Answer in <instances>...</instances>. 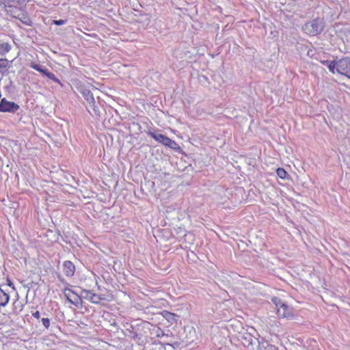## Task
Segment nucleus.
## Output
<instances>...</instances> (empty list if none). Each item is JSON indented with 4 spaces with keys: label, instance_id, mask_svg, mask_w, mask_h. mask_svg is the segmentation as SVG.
<instances>
[{
    "label": "nucleus",
    "instance_id": "obj_4",
    "mask_svg": "<svg viewBox=\"0 0 350 350\" xmlns=\"http://www.w3.org/2000/svg\"><path fill=\"white\" fill-rule=\"evenodd\" d=\"M20 109V106L12 101L8 100L3 98L0 100V112L15 113Z\"/></svg>",
    "mask_w": 350,
    "mask_h": 350
},
{
    "label": "nucleus",
    "instance_id": "obj_9",
    "mask_svg": "<svg viewBox=\"0 0 350 350\" xmlns=\"http://www.w3.org/2000/svg\"><path fill=\"white\" fill-rule=\"evenodd\" d=\"M75 271V265L70 260H66L63 264V272L67 277H72Z\"/></svg>",
    "mask_w": 350,
    "mask_h": 350
},
{
    "label": "nucleus",
    "instance_id": "obj_2",
    "mask_svg": "<svg viewBox=\"0 0 350 350\" xmlns=\"http://www.w3.org/2000/svg\"><path fill=\"white\" fill-rule=\"evenodd\" d=\"M148 135L165 146L169 147L173 150L180 148L179 146L175 141L161 133H159L155 131H148Z\"/></svg>",
    "mask_w": 350,
    "mask_h": 350
},
{
    "label": "nucleus",
    "instance_id": "obj_24",
    "mask_svg": "<svg viewBox=\"0 0 350 350\" xmlns=\"http://www.w3.org/2000/svg\"><path fill=\"white\" fill-rule=\"evenodd\" d=\"M273 348H274V346L271 345V346H270V349H272Z\"/></svg>",
    "mask_w": 350,
    "mask_h": 350
},
{
    "label": "nucleus",
    "instance_id": "obj_20",
    "mask_svg": "<svg viewBox=\"0 0 350 350\" xmlns=\"http://www.w3.org/2000/svg\"><path fill=\"white\" fill-rule=\"evenodd\" d=\"M272 300V302L277 307V309L278 308V307L280 306V305H282L283 304V302L281 301L280 299L278 298V297H273L271 299Z\"/></svg>",
    "mask_w": 350,
    "mask_h": 350
},
{
    "label": "nucleus",
    "instance_id": "obj_7",
    "mask_svg": "<svg viewBox=\"0 0 350 350\" xmlns=\"http://www.w3.org/2000/svg\"><path fill=\"white\" fill-rule=\"evenodd\" d=\"M81 296L96 304H98L101 300H104V297L102 295H96L88 290H83L81 292Z\"/></svg>",
    "mask_w": 350,
    "mask_h": 350
},
{
    "label": "nucleus",
    "instance_id": "obj_12",
    "mask_svg": "<svg viewBox=\"0 0 350 350\" xmlns=\"http://www.w3.org/2000/svg\"><path fill=\"white\" fill-rule=\"evenodd\" d=\"M162 316L170 323H174L176 321V315L167 310L162 312Z\"/></svg>",
    "mask_w": 350,
    "mask_h": 350
},
{
    "label": "nucleus",
    "instance_id": "obj_13",
    "mask_svg": "<svg viewBox=\"0 0 350 350\" xmlns=\"http://www.w3.org/2000/svg\"><path fill=\"white\" fill-rule=\"evenodd\" d=\"M10 297L0 288V306H5L8 303Z\"/></svg>",
    "mask_w": 350,
    "mask_h": 350
},
{
    "label": "nucleus",
    "instance_id": "obj_15",
    "mask_svg": "<svg viewBox=\"0 0 350 350\" xmlns=\"http://www.w3.org/2000/svg\"><path fill=\"white\" fill-rule=\"evenodd\" d=\"M323 64L328 68L331 72L334 73L335 69L338 72V66H336V62L325 61L323 62Z\"/></svg>",
    "mask_w": 350,
    "mask_h": 350
},
{
    "label": "nucleus",
    "instance_id": "obj_1",
    "mask_svg": "<svg viewBox=\"0 0 350 350\" xmlns=\"http://www.w3.org/2000/svg\"><path fill=\"white\" fill-rule=\"evenodd\" d=\"M324 29V23L319 18L314 19L311 21L306 23L304 27V31L312 36L320 34Z\"/></svg>",
    "mask_w": 350,
    "mask_h": 350
},
{
    "label": "nucleus",
    "instance_id": "obj_8",
    "mask_svg": "<svg viewBox=\"0 0 350 350\" xmlns=\"http://www.w3.org/2000/svg\"><path fill=\"white\" fill-rule=\"evenodd\" d=\"M278 314L280 317L288 318L293 316V311L291 308L283 303L278 308Z\"/></svg>",
    "mask_w": 350,
    "mask_h": 350
},
{
    "label": "nucleus",
    "instance_id": "obj_11",
    "mask_svg": "<svg viewBox=\"0 0 350 350\" xmlns=\"http://www.w3.org/2000/svg\"><path fill=\"white\" fill-rule=\"evenodd\" d=\"M39 72L43 74L44 75H45L46 77H48L51 80L53 81L54 82L59 83V84L60 83L59 79H57L53 72H49L46 67L42 66V69L39 71Z\"/></svg>",
    "mask_w": 350,
    "mask_h": 350
},
{
    "label": "nucleus",
    "instance_id": "obj_21",
    "mask_svg": "<svg viewBox=\"0 0 350 350\" xmlns=\"http://www.w3.org/2000/svg\"><path fill=\"white\" fill-rule=\"evenodd\" d=\"M30 67L39 72L42 69V66L34 62H31L30 64Z\"/></svg>",
    "mask_w": 350,
    "mask_h": 350
},
{
    "label": "nucleus",
    "instance_id": "obj_17",
    "mask_svg": "<svg viewBox=\"0 0 350 350\" xmlns=\"http://www.w3.org/2000/svg\"><path fill=\"white\" fill-rule=\"evenodd\" d=\"M18 19L27 25H29L31 24L30 18L23 12H21V14Z\"/></svg>",
    "mask_w": 350,
    "mask_h": 350
},
{
    "label": "nucleus",
    "instance_id": "obj_5",
    "mask_svg": "<svg viewBox=\"0 0 350 350\" xmlns=\"http://www.w3.org/2000/svg\"><path fill=\"white\" fill-rule=\"evenodd\" d=\"M338 72L350 79V58L345 57L340 59L336 62Z\"/></svg>",
    "mask_w": 350,
    "mask_h": 350
},
{
    "label": "nucleus",
    "instance_id": "obj_18",
    "mask_svg": "<svg viewBox=\"0 0 350 350\" xmlns=\"http://www.w3.org/2000/svg\"><path fill=\"white\" fill-rule=\"evenodd\" d=\"M277 174L278 176L282 178V179H284L286 178V174H287V172H286V170L283 168H278L277 170Z\"/></svg>",
    "mask_w": 350,
    "mask_h": 350
},
{
    "label": "nucleus",
    "instance_id": "obj_3",
    "mask_svg": "<svg viewBox=\"0 0 350 350\" xmlns=\"http://www.w3.org/2000/svg\"><path fill=\"white\" fill-rule=\"evenodd\" d=\"M78 91L83 95L84 99L86 100V102L88 104V106L87 107V109L90 111V109H92L95 114H98L99 110L98 107L95 105V99L94 98V96L92 93L87 89L83 85H80L77 88Z\"/></svg>",
    "mask_w": 350,
    "mask_h": 350
},
{
    "label": "nucleus",
    "instance_id": "obj_19",
    "mask_svg": "<svg viewBox=\"0 0 350 350\" xmlns=\"http://www.w3.org/2000/svg\"><path fill=\"white\" fill-rule=\"evenodd\" d=\"M41 322H42L43 326L46 329H49V327H50V323H51V321L49 318H42Z\"/></svg>",
    "mask_w": 350,
    "mask_h": 350
},
{
    "label": "nucleus",
    "instance_id": "obj_6",
    "mask_svg": "<svg viewBox=\"0 0 350 350\" xmlns=\"http://www.w3.org/2000/svg\"><path fill=\"white\" fill-rule=\"evenodd\" d=\"M64 295L68 301L72 305L79 307L81 304L80 296L70 288H65L64 290Z\"/></svg>",
    "mask_w": 350,
    "mask_h": 350
},
{
    "label": "nucleus",
    "instance_id": "obj_14",
    "mask_svg": "<svg viewBox=\"0 0 350 350\" xmlns=\"http://www.w3.org/2000/svg\"><path fill=\"white\" fill-rule=\"evenodd\" d=\"M11 50V45L8 42H0V55H4Z\"/></svg>",
    "mask_w": 350,
    "mask_h": 350
},
{
    "label": "nucleus",
    "instance_id": "obj_22",
    "mask_svg": "<svg viewBox=\"0 0 350 350\" xmlns=\"http://www.w3.org/2000/svg\"><path fill=\"white\" fill-rule=\"evenodd\" d=\"M53 23L56 25H63L66 23V20H63V19L54 20L53 21Z\"/></svg>",
    "mask_w": 350,
    "mask_h": 350
},
{
    "label": "nucleus",
    "instance_id": "obj_16",
    "mask_svg": "<svg viewBox=\"0 0 350 350\" xmlns=\"http://www.w3.org/2000/svg\"><path fill=\"white\" fill-rule=\"evenodd\" d=\"M12 61L10 62L7 59H0V72H3L1 70H7L10 67Z\"/></svg>",
    "mask_w": 350,
    "mask_h": 350
},
{
    "label": "nucleus",
    "instance_id": "obj_23",
    "mask_svg": "<svg viewBox=\"0 0 350 350\" xmlns=\"http://www.w3.org/2000/svg\"><path fill=\"white\" fill-rule=\"evenodd\" d=\"M32 316L36 319H39L40 318V314L39 311H36L32 314Z\"/></svg>",
    "mask_w": 350,
    "mask_h": 350
},
{
    "label": "nucleus",
    "instance_id": "obj_10",
    "mask_svg": "<svg viewBox=\"0 0 350 350\" xmlns=\"http://www.w3.org/2000/svg\"><path fill=\"white\" fill-rule=\"evenodd\" d=\"M6 12L11 16L18 18L23 12L21 9L13 5H9L6 6Z\"/></svg>",
    "mask_w": 350,
    "mask_h": 350
}]
</instances>
